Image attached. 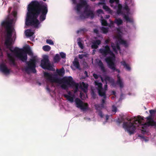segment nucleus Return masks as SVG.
<instances>
[{
  "label": "nucleus",
  "instance_id": "1",
  "mask_svg": "<svg viewBox=\"0 0 156 156\" xmlns=\"http://www.w3.org/2000/svg\"><path fill=\"white\" fill-rule=\"evenodd\" d=\"M48 11L47 4L43 1H32L28 5L25 21L27 26L37 28L40 23L44 20Z\"/></svg>",
  "mask_w": 156,
  "mask_h": 156
},
{
  "label": "nucleus",
  "instance_id": "2",
  "mask_svg": "<svg viewBox=\"0 0 156 156\" xmlns=\"http://www.w3.org/2000/svg\"><path fill=\"white\" fill-rule=\"evenodd\" d=\"M44 76L45 78L51 83H56L60 84L62 83L61 87L64 90H67L69 87H75L74 92H77L79 90V84L76 83L71 76L67 78H63L62 79L53 76L52 73H49L47 72L44 73Z\"/></svg>",
  "mask_w": 156,
  "mask_h": 156
},
{
  "label": "nucleus",
  "instance_id": "3",
  "mask_svg": "<svg viewBox=\"0 0 156 156\" xmlns=\"http://www.w3.org/2000/svg\"><path fill=\"white\" fill-rule=\"evenodd\" d=\"M27 54L30 55H33L30 48L29 46L24 47L23 49H20L19 55L18 56L19 59L23 62H26L27 66L25 68V70L27 73H29L30 70L32 71L33 73H35L36 72L35 69L36 60L34 57L30 59L29 61L27 62Z\"/></svg>",
  "mask_w": 156,
  "mask_h": 156
},
{
  "label": "nucleus",
  "instance_id": "4",
  "mask_svg": "<svg viewBox=\"0 0 156 156\" xmlns=\"http://www.w3.org/2000/svg\"><path fill=\"white\" fill-rule=\"evenodd\" d=\"M150 113L151 115L146 118V121L142 117L139 116H137V122L138 124V126L143 133H145L147 127L150 126H153L156 129V123L154 121L152 117V116L155 113V111L150 110Z\"/></svg>",
  "mask_w": 156,
  "mask_h": 156
},
{
  "label": "nucleus",
  "instance_id": "5",
  "mask_svg": "<svg viewBox=\"0 0 156 156\" xmlns=\"http://www.w3.org/2000/svg\"><path fill=\"white\" fill-rule=\"evenodd\" d=\"M127 122H124L123 123V128L127 131L129 134L131 135L134 133L136 129V127L134 124H136V118L135 117L134 119H127Z\"/></svg>",
  "mask_w": 156,
  "mask_h": 156
},
{
  "label": "nucleus",
  "instance_id": "6",
  "mask_svg": "<svg viewBox=\"0 0 156 156\" xmlns=\"http://www.w3.org/2000/svg\"><path fill=\"white\" fill-rule=\"evenodd\" d=\"M12 23V20L3 21L1 23V26L4 27L7 31V38H10L12 37V30L11 27Z\"/></svg>",
  "mask_w": 156,
  "mask_h": 156
},
{
  "label": "nucleus",
  "instance_id": "7",
  "mask_svg": "<svg viewBox=\"0 0 156 156\" xmlns=\"http://www.w3.org/2000/svg\"><path fill=\"white\" fill-rule=\"evenodd\" d=\"M41 67L44 69L54 71L55 69L51 65L47 55L44 57L43 59L41 61Z\"/></svg>",
  "mask_w": 156,
  "mask_h": 156
},
{
  "label": "nucleus",
  "instance_id": "8",
  "mask_svg": "<svg viewBox=\"0 0 156 156\" xmlns=\"http://www.w3.org/2000/svg\"><path fill=\"white\" fill-rule=\"evenodd\" d=\"M99 52L104 57H106L108 55H110L112 57L115 59V55L110 49L109 46L106 45L104 48H101L99 50Z\"/></svg>",
  "mask_w": 156,
  "mask_h": 156
},
{
  "label": "nucleus",
  "instance_id": "9",
  "mask_svg": "<svg viewBox=\"0 0 156 156\" xmlns=\"http://www.w3.org/2000/svg\"><path fill=\"white\" fill-rule=\"evenodd\" d=\"M105 60L110 69L113 71L115 70L118 73L120 72L119 70L116 68V66L114 62L115 60L114 58L111 57H106Z\"/></svg>",
  "mask_w": 156,
  "mask_h": 156
},
{
  "label": "nucleus",
  "instance_id": "10",
  "mask_svg": "<svg viewBox=\"0 0 156 156\" xmlns=\"http://www.w3.org/2000/svg\"><path fill=\"white\" fill-rule=\"evenodd\" d=\"M109 2L111 4V6L113 7L114 9H115L116 5H118L117 13L118 14H122V6L121 4L119 3V0H110Z\"/></svg>",
  "mask_w": 156,
  "mask_h": 156
},
{
  "label": "nucleus",
  "instance_id": "11",
  "mask_svg": "<svg viewBox=\"0 0 156 156\" xmlns=\"http://www.w3.org/2000/svg\"><path fill=\"white\" fill-rule=\"evenodd\" d=\"M75 101L77 108H80L83 111L88 109V105L87 103H83L82 101L78 98L75 99Z\"/></svg>",
  "mask_w": 156,
  "mask_h": 156
},
{
  "label": "nucleus",
  "instance_id": "12",
  "mask_svg": "<svg viewBox=\"0 0 156 156\" xmlns=\"http://www.w3.org/2000/svg\"><path fill=\"white\" fill-rule=\"evenodd\" d=\"M94 16V14L93 11L87 10L86 8L83 12V13L81 14L80 16V18L82 20L85 18H88L90 17L91 19H93Z\"/></svg>",
  "mask_w": 156,
  "mask_h": 156
},
{
  "label": "nucleus",
  "instance_id": "13",
  "mask_svg": "<svg viewBox=\"0 0 156 156\" xmlns=\"http://www.w3.org/2000/svg\"><path fill=\"white\" fill-rule=\"evenodd\" d=\"M104 80L105 81V84L104 85V90L105 91V94L106 93V91L107 90L108 86L107 85V81H109L111 83V85L113 87H115L116 86V84L115 83L114 80L112 78L108 76H106L105 79Z\"/></svg>",
  "mask_w": 156,
  "mask_h": 156
},
{
  "label": "nucleus",
  "instance_id": "14",
  "mask_svg": "<svg viewBox=\"0 0 156 156\" xmlns=\"http://www.w3.org/2000/svg\"><path fill=\"white\" fill-rule=\"evenodd\" d=\"M94 83L95 86L98 87V90L99 95L100 96H104L105 97V92L102 88V83L96 81L94 82Z\"/></svg>",
  "mask_w": 156,
  "mask_h": 156
},
{
  "label": "nucleus",
  "instance_id": "15",
  "mask_svg": "<svg viewBox=\"0 0 156 156\" xmlns=\"http://www.w3.org/2000/svg\"><path fill=\"white\" fill-rule=\"evenodd\" d=\"M7 56L8 58L9 63L10 65H13L15 66L16 64L15 61V59L12 56L10 53H8Z\"/></svg>",
  "mask_w": 156,
  "mask_h": 156
},
{
  "label": "nucleus",
  "instance_id": "16",
  "mask_svg": "<svg viewBox=\"0 0 156 156\" xmlns=\"http://www.w3.org/2000/svg\"><path fill=\"white\" fill-rule=\"evenodd\" d=\"M111 47L112 48L113 51L115 53L117 54L118 50L120 51V48L119 44L118 42L116 44V45L113 42H111Z\"/></svg>",
  "mask_w": 156,
  "mask_h": 156
},
{
  "label": "nucleus",
  "instance_id": "17",
  "mask_svg": "<svg viewBox=\"0 0 156 156\" xmlns=\"http://www.w3.org/2000/svg\"><path fill=\"white\" fill-rule=\"evenodd\" d=\"M7 48L9 49L10 51H11L12 52L14 53L16 56L18 58H19V55L20 53V49L17 48L15 47L13 49V50H12V48L11 46H7Z\"/></svg>",
  "mask_w": 156,
  "mask_h": 156
},
{
  "label": "nucleus",
  "instance_id": "18",
  "mask_svg": "<svg viewBox=\"0 0 156 156\" xmlns=\"http://www.w3.org/2000/svg\"><path fill=\"white\" fill-rule=\"evenodd\" d=\"M0 70L2 72L5 74L10 73V70L7 68L6 65L3 63L0 64Z\"/></svg>",
  "mask_w": 156,
  "mask_h": 156
},
{
  "label": "nucleus",
  "instance_id": "19",
  "mask_svg": "<svg viewBox=\"0 0 156 156\" xmlns=\"http://www.w3.org/2000/svg\"><path fill=\"white\" fill-rule=\"evenodd\" d=\"M88 85L83 82L82 83L80 87L84 92L87 93V92Z\"/></svg>",
  "mask_w": 156,
  "mask_h": 156
},
{
  "label": "nucleus",
  "instance_id": "20",
  "mask_svg": "<svg viewBox=\"0 0 156 156\" xmlns=\"http://www.w3.org/2000/svg\"><path fill=\"white\" fill-rule=\"evenodd\" d=\"M117 80L116 82V83L119 85L120 87L121 88L123 87V84L121 79L120 76L119 74L117 75Z\"/></svg>",
  "mask_w": 156,
  "mask_h": 156
},
{
  "label": "nucleus",
  "instance_id": "21",
  "mask_svg": "<svg viewBox=\"0 0 156 156\" xmlns=\"http://www.w3.org/2000/svg\"><path fill=\"white\" fill-rule=\"evenodd\" d=\"M73 66L77 69H80V66L79 60L77 58H75L73 62Z\"/></svg>",
  "mask_w": 156,
  "mask_h": 156
},
{
  "label": "nucleus",
  "instance_id": "22",
  "mask_svg": "<svg viewBox=\"0 0 156 156\" xmlns=\"http://www.w3.org/2000/svg\"><path fill=\"white\" fill-rule=\"evenodd\" d=\"M120 63L121 64L124 66V67L125 68L127 71H130L131 69V67L129 64L126 63L125 61H122Z\"/></svg>",
  "mask_w": 156,
  "mask_h": 156
},
{
  "label": "nucleus",
  "instance_id": "23",
  "mask_svg": "<svg viewBox=\"0 0 156 156\" xmlns=\"http://www.w3.org/2000/svg\"><path fill=\"white\" fill-rule=\"evenodd\" d=\"M98 65L100 68L101 71L103 73H105L106 72L105 67L104 66L101 60H99L98 62Z\"/></svg>",
  "mask_w": 156,
  "mask_h": 156
},
{
  "label": "nucleus",
  "instance_id": "24",
  "mask_svg": "<svg viewBox=\"0 0 156 156\" xmlns=\"http://www.w3.org/2000/svg\"><path fill=\"white\" fill-rule=\"evenodd\" d=\"M119 42L120 44L123 45L126 48L128 46V44L126 41L123 40L121 38L119 39Z\"/></svg>",
  "mask_w": 156,
  "mask_h": 156
},
{
  "label": "nucleus",
  "instance_id": "25",
  "mask_svg": "<svg viewBox=\"0 0 156 156\" xmlns=\"http://www.w3.org/2000/svg\"><path fill=\"white\" fill-rule=\"evenodd\" d=\"M64 97L66 98L67 100L71 102H73L74 101V95H73L72 96L67 94H65L64 95Z\"/></svg>",
  "mask_w": 156,
  "mask_h": 156
},
{
  "label": "nucleus",
  "instance_id": "26",
  "mask_svg": "<svg viewBox=\"0 0 156 156\" xmlns=\"http://www.w3.org/2000/svg\"><path fill=\"white\" fill-rule=\"evenodd\" d=\"M128 15L129 14H127V15L125 14H124L123 18L126 20L127 23H132L133 22V20L132 19L129 17Z\"/></svg>",
  "mask_w": 156,
  "mask_h": 156
},
{
  "label": "nucleus",
  "instance_id": "27",
  "mask_svg": "<svg viewBox=\"0 0 156 156\" xmlns=\"http://www.w3.org/2000/svg\"><path fill=\"white\" fill-rule=\"evenodd\" d=\"M100 28L101 30V32L104 34H106L109 31V28L108 27H101Z\"/></svg>",
  "mask_w": 156,
  "mask_h": 156
},
{
  "label": "nucleus",
  "instance_id": "28",
  "mask_svg": "<svg viewBox=\"0 0 156 156\" xmlns=\"http://www.w3.org/2000/svg\"><path fill=\"white\" fill-rule=\"evenodd\" d=\"M103 8L106 11H108L109 13L112 14L113 13V11L111 10L108 6L106 5L105 4L103 5Z\"/></svg>",
  "mask_w": 156,
  "mask_h": 156
},
{
  "label": "nucleus",
  "instance_id": "29",
  "mask_svg": "<svg viewBox=\"0 0 156 156\" xmlns=\"http://www.w3.org/2000/svg\"><path fill=\"white\" fill-rule=\"evenodd\" d=\"M60 60V58L58 54H56L53 58V61L54 63L58 62Z\"/></svg>",
  "mask_w": 156,
  "mask_h": 156
},
{
  "label": "nucleus",
  "instance_id": "30",
  "mask_svg": "<svg viewBox=\"0 0 156 156\" xmlns=\"http://www.w3.org/2000/svg\"><path fill=\"white\" fill-rule=\"evenodd\" d=\"M78 41L77 44L79 47L82 49L84 47L83 44L81 42V39L80 37H79L77 39Z\"/></svg>",
  "mask_w": 156,
  "mask_h": 156
},
{
  "label": "nucleus",
  "instance_id": "31",
  "mask_svg": "<svg viewBox=\"0 0 156 156\" xmlns=\"http://www.w3.org/2000/svg\"><path fill=\"white\" fill-rule=\"evenodd\" d=\"M114 22L118 26L122 24L123 23L122 20L120 18L116 19Z\"/></svg>",
  "mask_w": 156,
  "mask_h": 156
},
{
  "label": "nucleus",
  "instance_id": "32",
  "mask_svg": "<svg viewBox=\"0 0 156 156\" xmlns=\"http://www.w3.org/2000/svg\"><path fill=\"white\" fill-rule=\"evenodd\" d=\"M56 72L58 75L62 76L64 73V70L63 68L59 70L57 69Z\"/></svg>",
  "mask_w": 156,
  "mask_h": 156
},
{
  "label": "nucleus",
  "instance_id": "33",
  "mask_svg": "<svg viewBox=\"0 0 156 156\" xmlns=\"http://www.w3.org/2000/svg\"><path fill=\"white\" fill-rule=\"evenodd\" d=\"M10 38H6L5 40V44L6 47L11 46V45L12 42L10 41Z\"/></svg>",
  "mask_w": 156,
  "mask_h": 156
},
{
  "label": "nucleus",
  "instance_id": "34",
  "mask_svg": "<svg viewBox=\"0 0 156 156\" xmlns=\"http://www.w3.org/2000/svg\"><path fill=\"white\" fill-rule=\"evenodd\" d=\"M34 34V33L31 31L30 29L27 30L26 31V35L27 36L29 37L32 36Z\"/></svg>",
  "mask_w": 156,
  "mask_h": 156
},
{
  "label": "nucleus",
  "instance_id": "35",
  "mask_svg": "<svg viewBox=\"0 0 156 156\" xmlns=\"http://www.w3.org/2000/svg\"><path fill=\"white\" fill-rule=\"evenodd\" d=\"M43 50L46 51H49L51 49V47L48 45H46L43 47Z\"/></svg>",
  "mask_w": 156,
  "mask_h": 156
},
{
  "label": "nucleus",
  "instance_id": "36",
  "mask_svg": "<svg viewBox=\"0 0 156 156\" xmlns=\"http://www.w3.org/2000/svg\"><path fill=\"white\" fill-rule=\"evenodd\" d=\"M83 6L81 4H78L76 5V10L78 13H79L80 12L81 9Z\"/></svg>",
  "mask_w": 156,
  "mask_h": 156
},
{
  "label": "nucleus",
  "instance_id": "37",
  "mask_svg": "<svg viewBox=\"0 0 156 156\" xmlns=\"http://www.w3.org/2000/svg\"><path fill=\"white\" fill-rule=\"evenodd\" d=\"M101 22L102 26H108V25L107 21L105 19H101Z\"/></svg>",
  "mask_w": 156,
  "mask_h": 156
},
{
  "label": "nucleus",
  "instance_id": "38",
  "mask_svg": "<svg viewBox=\"0 0 156 156\" xmlns=\"http://www.w3.org/2000/svg\"><path fill=\"white\" fill-rule=\"evenodd\" d=\"M80 3L79 4H81L83 7L87 5V3L86 1L85 0H80Z\"/></svg>",
  "mask_w": 156,
  "mask_h": 156
},
{
  "label": "nucleus",
  "instance_id": "39",
  "mask_svg": "<svg viewBox=\"0 0 156 156\" xmlns=\"http://www.w3.org/2000/svg\"><path fill=\"white\" fill-rule=\"evenodd\" d=\"M123 9L127 11V14H129L130 10L127 5H126L124 7Z\"/></svg>",
  "mask_w": 156,
  "mask_h": 156
},
{
  "label": "nucleus",
  "instance_id": "40",
  "mask_svg": "<svg viewBox=\"0 0 156 156\" xmlns=\"http://www.w3.org/2000/svg\"><path fill=\"white\" fill-rule=\"evenodd\" d=\"M46 42L47 44H49L50 45H53L54 44L53 42L51 39H47L46 41Z\"/></svg>",
  "mask_w": 156,
  "mask_h": 156
},
{
  "label": "nucleus",
  "instance_id": "41",
  "mask_svg": "<svg viewBox=\"0 0 156 156\" xmlns=\"http://www.w3.org/2000/svg\"><path fill=\"white\" fill-rule=\"evenodd\" d=\"M98 46L94 43V42H92V44L91 46V47L92 49H96L98 48Z\"/></svg>",
  "mask_w": 156,
  "mask_h": 156
},
{
  "label": "nucleus",
  "instance_id": "42",
  "mask_svg": "<svg viewBox=\"0 0 156 156\" xmlns=\"http://www.w3.org/2000/svg\"><path fill=\"white\" fill-rule=\"evenodd\" d=\"M60 55L62 58H66V54L63 52H60Z\"/></svg>",
  "mask_w": 156,
  "mask_h": 156
},
{
  "label": "nucleus",
  "instance_id": "43",
  "mask_svg": "<svg viewBox=\"0 0 156 156\" xmlns=\"http://www.w3.org/2000/svg\"><path fill=\"white\" fill-rule=\"evenodd\" d=\"M93 42H94V43L95 44H96L98 46V45H99L101 44V41L99 40H97L94 41Z\"/></svg>",
  "mask_w": 156,
  "mask_h": 156
},
{
  "label": "nucleus",
  "instance_id": "44",
  "mask_svg": "<svg viewBox=\"0 0 156 156\" xmlns=\"http://www.w3.org/2000/svg\"><path fill=\"white\" fill-rule=\"evenodd\" d=\"M86 55L85 54H79L78 55L79 58L80 59H82L84 57H86Z\"/></svg>",
  "mask_w": 156,
  "mask_h": 156
},
{
  "label": "nucleus",
  "instance_id": "45",
  "mask_svg": "<svg viewBox=\"0 0 156 156\" xmlns=\"http://www.w3.org/2000/svg\"><path fill=\"white\" fill-rule=\"evenodd\" d=\"M117 108L116 107H115V106L113 105L112 106V112H115V113L117 112Z\"/></svg>",
  "mask_w": 156,
  "mask_h": 156
},
{
  "label": "nucleus",
  "instance_id": "46",
  "mask_svg": "<svg viewBox=\"0 0 156 156\" xmlns=\"http://www.w3.org/2000/svg\"><path fill=\"white\" fill-rule=\"evenodd\" d=\"M101 96L103 97V98L102 100L101 103L102 104H104L105 103V99L106 98V95L105 94V97L104 96Z\"/></svg>",
  "mask_w": 156,
  "mask_h": 156
},
{
  "label": "nucleus",
  "instance_id": "47",
  "mask_svg": "<svg viewBox=\"0 0 156 156\" xmlns=\"http://www.w3.org/2000/svg\"><path fill=\"white\" fill-rule=\"evenodd\" d=\"M97 12L99 14H100L101 13H103V11L101 9H99L97 11Z\"/></svg>",
  "mask_w": 156,
  "mask_h": 156
},
{
  "label": "nucleus",
  "instance_id": "48",
  "mask_svg": "<svg viewBox=\"0 0 156 156\" xmlns=\"http://www.w3.org/2000/svg\"><path fill=\"white\" fill-rule=\"evenodd\" d=\"M94 32L97 34H99L98 30L97 29H95L94 30Z\"/></svg>",
  "mask_w": 156,
  "mask_h": 156
},
{
  "label": "nucleus",
  "instance_id": "49",
  "mask_svg": "<svg viewBox=\"0 0 156 156\" xmlns=\"http://www.w3.org/2000/svg\"><path fill=\"white\" fill-rule=\"evenodd\" d=\"M93 76L94 78L96 79H97L98 78V76L95 73H94L93 74Z\"/></svg>",
  "mask_w": 156,
  "mask_h": 156
},
{
  "label": "nucleus",
  "instance_id": "50",
  "mask_svg": "<svg viewBox=\"0 0 156 156\" xmlns=\"http://www.w3.org/2000/svg\"><path fill=\"white\" fill-rule=\"evenodd\" d=\"M99 115L101 117V118H102L103 116V115L101 111H100L99 112Z\"/></svg>",
  "mask_w": 156,
  "mask_h": 156
},
{
  "label": "nucleus",
  "instance_id": "51",
  "mask_svg": "<svg viewBox=\"0 0 156 156\" xmlns=\"http://www.w3.org/2000/svg\"><path fill=\"white\" fill-rule=\"evenodd\" d=\"M122 122V120L119 119H118L117 120V122L119 124L121 123Z\"/></svg>",
  "mask_w": 156,
  "mask_h": 156
},
{
  "label": "nucleus",
  "instance_id": "52",
  "mask_svg": "<svg viewBox=\"0 0 156 156\" xmlns=\"http://www.w3.org/2000/svg\"><path fill=\"white\" fill-rule=\"evenodd\" d=\"M105 4V3L104 2H99L98 3L97 5H104V4Z\"/></svg>",
  "mask_w": 156,
  "mask_h": 156
},
{
  "label": "nucleus",
  "instance_id": "53",
  "mask_svg": "<svg viewBox=\"0 0 156 156\" xmlns=\"http://www.w3.org/2000/svg\"><path fill=\"white\" fill-rule=\"evenodd\" d=\"M110 41V40L109 39H107L105 40V42L106 44L109 43Z\"/></svg>",
  "mask_w": 156,
  "mask_h": 156
},
{
  "label": "nucleus",
  "instance_id": "54",
  "mask_svg": "<svg viewBox=\"0 0 156 156\" xmlns=\"http://www.w3.org/2000/svg\"><path fill=\"white\" fill-rule=\"evenodd\" d=\"M84 74L85 75L86 77H88V76L87 74V71H85L84 72Z\"/></svg>",
  "mask_w": 156,
  "mask_h": 156
},
{
  "label": "nucleus",
  "instance_id": "55",
  "mask_svg": "<svg viewBox=\"0 0 156 156\" xmlns=\"http://www.w3.org/2000/svg\"><path fill=\"white\" fill-rule=\"evenodd\" d=\"M109 116L108 115H106V121H107L108 120V119L109 118Z\"/></svg>",
  "mask_w": 156,
  "mask_h": 156
},
{
  "label": "nucleus",
  "instance_id": "56",
  "mask_svg": "<svg viewBox=\"0 0 156 156\" xmlns=\"http://www.w3.org/2000/svg\"><path fill=\"white\" fill-rule=\"evenodd\" d=\"M83 94L82 92H80V98H82Z\"/></svg>",
  "mask_w": 156,
  "mask_h": 156
},
{
  "label": "nucleus",
  "instance_id": "57",
  "mask_svg": "<svg viewBox=\"0 0 156 156\" xmlns=\"http://www.w3.org/2000/svg\"><path fill=\"white\" fill-rule=\"evenodd\" d=\"M73 3L74 4H76V0H72Z\"/></svg>",
  "mask_w": 156,
  "mask_h": 156
},
{
  "label": "nucleus",
  "instance_id": "58",
  "mask_svg": "<svg viewBox=\"0 0 156 156\" xmlns=\"http://www.w3.org/2000/svg\"><path fill=\"white\" fill-rule=\"evenodd\" d=\"M68 95H69V96H72L73 95H72L71 94V92L70 91H69L68 93Z\"/></svg>",
  "mask_w": 156,
  "mask_h": 156
},
{
  "label": "nucleus",
  "instance_id": "59",
  "mask_svg": "<svg viewBox=\"0 0 156 156\" xmlns=\"http://www.w3.org/2000/svg\"><path fill=\"white\" fill-rule=\"evenodd\" d=\"M100 78H101V81L102 82H104V80L103 79V78L102 77H101V76H100Z\"/></svg>",
  "mask_w": 156,
  "mask_h": 156
},
{
  "label": "nucleus",
  "instance_id": "60",
  "mask_svg": "<svg viewBox=\"0 0 156 156\" xmlns=\"http://www.w3.org/2000/svg\"><path fill=\"white\" fill-rule=\"evenodd\" d=\"M0 56H2V53L1 51V50L0 48Z\"/></svg>",
  "mask_w": 156,
  "mask_h": 156
},
{
  "label": "nucleus",
  "instance_id": "61",
  "mask_svg": "<svg viewBox=\"0 0 156 156\" xmlns=\"http://www.w3.org/2000/svg\"><path fill=\"white\" fill-rule=\"evenodd\" d=\"M106 17L107 19H108L110 17V16L109 15H106Z\"/></svg>",
  "mask_w": 156,
  "mask_h": 156
},
{
  "label": "nucleus",
  "instance_id": "62",
  "mask_svg": "<svg viewBox=\"0 0 156 156\" xmlns=\"http://www.w3.org/2000/svg\"><path fill=\"white\" fill-rule=\"evenodd\" d=\"M46 89L48 91H50V89L48 87H47Z\"/></svg>",
  "mask_w": 156,
  "mask_h": 156
},
{
  "label": "nucleus",
  "instance_id": "63",
  "mask_svg": "<svg viewBox=\"0 0 156 156\" xmlns=\"http://www.w3.org/2000/svg\"><path fill=\"white\" fill-rule=\"evenodd\" d=\"M94 95H95V94L94 93H93L92 96L94 98H95V97H94Z\"/></svg>",
  "mask_w": 156,
  "mask_h": 156
},
{
  "label": "nucleus",
  "instance_id": "64",
  "mask_svg": "<svg viewBox=\"0 0 156 156\" xmlns=\"http://www.w3.org/2000/svg\"><path fill=\"white\" fill-rule=\"evenodd\" d=\"M101 19H104L102 16H101Z\"/></svg>",
  "mask_w": 156,
  "mask_h": 156
}]
</instances>
